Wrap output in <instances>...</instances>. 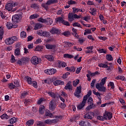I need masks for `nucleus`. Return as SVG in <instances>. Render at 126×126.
<instances>
[{
    "mask_svg": "<svg viewBox=\"0 0 126 126\" xmlns=\"http://www.w3.org/2000/svg\"><path fill=\"white\" fill-rule=\"evenodd\" d=\"M108 86H110L111 89H115V84L113 82H110Z\"/></svg>",
    "mask_w": 126,
    "mask_h": 126,
    "instance_id": "50",
    "label": "nucleus"
},
{
    "mask_svg": "<svg viewBox=\"0 0 126 126\" xmlns=\"http://www.w3.org/2000/svg\"><path fill=\"white\" fill-rule=\"evenodd\" d=\"M72 9L74 13H77L80 10L79 9L75 7L73 8Z\"/></svg>",
    "mask_w": 126,
    "mask_h": 126,
    "instance_id": "57",
    "label": "nucleus"
},
{
    "mask_svg": "<svg viewBox=\"0 0 126 126\" xmlns=\"http://www.w3.org/2000/svg\"><path fill=\"white\" fill-rule=\"evenodd\" d=\"M47 94L50 96V97H52V98H56L57 97V94H55L54 92H48Z\"/></svg>",
    "mask_w": 126,
    "mask_h": 126,
    "instance_id": "32",
    "label": "nucleus"
},
{
    "mask_svg": "<svg viewBox=\"0 0 126 126\" xmlns=\"http://www.w3.org/2000/svg\"><path fill=\"white\" fill-rule=\"evenodd\" d=\"M94 115H95V114H94V113L90 111L87 113L85 115V116L84 117V119H87L88 120H92V119L94 118Z\"/></svg>",
    "mask_w": 126,
    "mask_h": 126,
    "instance_id": "7",
    "label": "nucleus"
},
{
    "mask_svg": "<svg viewBox=\"0 0 126 126\" xmlns=\"http://www.w3.org/2000/svg\"><path fill=\"white\" fill-rule=\"evenodd\" d=\"M59 122V121L57 119H47L45 121V125L47 124V125H50V126L53 124H57Z\"/></svg>",
    "mask_w": 126,
    "mask_h": 126,
    "instance_id": "9",
    "label": "nucleus"
},
{
    "mask_svg": "<svg viewBox=\"0 0 126 126\" xmlns=\"http://www.w3.org/2000/svg\"><path fill=\"white\" fill-rule=\"evenodd\" d=\"M40 28H42V25L40 23H37L35 25L34 30H38V29H40Z\"/></svg>",
    "mask_w": 126,
    "mask_h": 126,
    "instance_id": "35",
    "label": "nucleus"
},
{
    "mask_svg": "<svg viewBox=\"0 0 126 126\" xmlns=\"http://www.w3.org/2000/svg\"><path fill=\"white\" fill-rule=\"evenodd\" d=\"M45 59H47L49 62H54V56L50 55H45Z\"/></svg>",
    "mask_w": 126,
    "mask_h": 126,
    "instance_id": "20",
    "label": "nucleus"
},
{
    "mask_svg": "<svg viewBox=\"0 0 126 126\" xmlns=\"http://www.w3.org/2000/svg\"><path fill=\"white\" fill-rule=\"evenodd\" d=\"M42 50H43V46H37L35 48V51H37V52H40V51H42Z\"/></svg>",
    "mask_w": 126,
    "mask_h": 126,
    "instance_id": "46",
    "label": "nucleus"
},
{
    "mask_svg": "<svg viewBox=\"0 0 126 126\" xmlns=\"http://www.w3.org/2000/svg\"><path fill=\"white\" fill-rule=\"evenodd\" d=\"M73 27H79V28H82V27H81V25H80V24H79V23H77V22H75L73 24Z\"/></svg>",
    "mask_w": 126,
    "mask_h": 126,
    "instance_id": "51",
    "label": "nucleus"
},
{
    "mask_svg": "<svg viewBox=\"0 0 126 126\" xmlns=\"http://www.w3.org/2000/svg\"><path fill=\"white\" fill-rule=\"evenodd\" d=\"M55 20L56 23H58V22H59V23H63L64 20H63V17H58L56 18Z\"/></svg>",
    "mask_w": 126,
    "mask_h": 126,
    "instance_id": "30",
    "label": "nucleus"
},
{
    "mask_svg": "<svg viewBox=\"0 0 126 126\" xmlns=\"http://www.w3.org/2000/svg\"><path fill=\"white\" fill-rule=\"evenodd\" d=\"M64 25H65L66 26H70V24H69V23H68V22L67 21H65V20H64L63 21V23H62Z\"/></svg>",
    "mask_w": 126,
    "mask_h": 126,
    "instance_id": "59",
    "label": "nucleus"
},
{
    "mask_svg": "<svg viewBox=\"0 0 126 126\" xmlns=\"http://www.w3.org/2000/svg\"><path fill=\"white\" fill-rule=\"evenodd\" d=\"M31 99H26L25 100V104H29V103H31Z\"/></svg>",
    "mask_w": 126,
    "mask_h": 126,
    "instance_id": "64",
    "label": "nucleus"
},
{
    "mask_svg": "<svg viewBox=\"0 0 126 126\" xmlns=\"http://www.w3.org/2000/svg\"><path fill=\"white\" fill-rule=\"evenodd\" d=\"M61 96H63L64 98H66V97H67V94H66L64 92H62Z\"/></svg>",
    "mask_w": 126,
    "mask_h": 126,
    "instance_id": "62",
    "label": "nucleus"
},
{
    "mask_svg": "<svg viewBox=\"0 0 126 126\" xmlns=\"http://www.w3.org/2000/svg\"><path fill=\"white\" fill-rule=\"evenodd\" d=\"M86 102H87V101H86V99L85 98L83 99L81 104H79L77 106L78 110H83V108H84V106H85V104H86Z\"/></svg>",
    "mask_w": 126,
    "mask_h": 126,
    "instance_id": "12",
    "label": "nucleus"
},
{
    "mask_svg": "<svg viewBox=\"0 0 126 126\" xmlns=\"http://www.w3.org/2000/svg\"><path fill=\"white\" fill-rule=\"evenodd\" d=\"M49 71H50V75H52L53 74H55V73L57 72V69L55 68H50Z\"/></svg>",
    "mask_w": 126,
    "mask_h": 126,
    "instance_id": "42",
    "label": "nucleus"
},
{
    "mask_svg": "<svg viewBox=\"0 0 126 126\" xmlns=\"http://www.w3.org/2000/svg\"><path fill=\"white\" fill-rule=\"evenodd\" d=\"M27 37V34H26V32H21V37L23 38H26Z\"/></svg>",
    "mask_w": 126,
    "mask_h": 126,
    "instance_id": "47",
    "label": "nucleus"
},
{
    "mask_svg": "<svg viewBox=\"0 0 126 126\" xmlns=\"http://www.w3.org/2000/svg\"><path fill=\"white\" fill-rule=\"evenodd\" d=\"M57 2H58V0H48L46 2V4L50 5L54 3H57Z\"/></svg>",
    "mask_w": 126,
    "mask_h": 126,
    "instance_id": "29",
    "label": "nucleus"
},
{
    "mask_svg": "<svg viewBox=\"0 0 126 126\" xmlns=\"http://www.w3.org/2000/svg\"><path fill=\"white\" fill-rule=\"evenodd\" d=\"M50 32L52 34H56V35H59V34H61V31L55 27H52Z\"/></svg>",
    "mask_w": 126,
    "mask_h": 126,
    "instance_id": "10",
    "label": "nucleus"
},
{
    "mask_svg": "<svg viewBox=\"0 0 126 126\" xmlns=\"http://www.w3.org/2000/svg\"><path fill=\"white\" fill-rule=\"evenodd\" d=\"M34 124V121L32 120H30L26 122V125L28 126H32Z\"/></svg>",
    "mask_w": 126,
    "mask_h": 126,
    "instance_id": "44",
    "label": "nucleus"
},
{
    "mask_svg": "<svg viewBox=\"0 0 126 126\" xmlns=\"http://www.w3.org/2000/svg\"><path fill=\"white\" fill-rule=\"evenodd\" d=\"M25 78L27 79V81L28 83V84H32L33 83V81H32V78H31L29 76H27L25 77Z\"/></svg>",
    "mask_w": 126,
    "mask_h": 126,
    "instance_id": "31",
    "label": "nucleus"
},
{
    "mask_svg": "<svg viewBox=\"0 0 126 126\" xmlns=\"http://www.w3.org/2000/svg\"><path fill=\"white\" fill-rule=\"evenodd\" d=\"M9 88L11 90L14 89L15 88V85H13L12 83L9 84Z\"/></svg>",
    "mask_w": 126,
    "mask_h": 126,
    "instance_id": "54",
    "label": "nucleus"
},
{
    "mask_svg": "<svg viewBox=\"0 0 126 126\" xmlns=\"http://www.w3.org/2000/svg\"><path fill=\"white\" fill-rule=\"evenodd\" d=\"M45 101V98H40L37 102V105H41L42 104V102H44Z\"/></svg>",
    "mask_w": 126,
    "mask_h": 126,
    "instance_id": "48",
    "label": "nucleus"
},
{
    "mask_svg": "<svg viewBox=\"0 0 126 126\" xmlns=\"http://www.w3.org/2000/svg\"><path fill=\"white\" fill-rule=\"evenodd\" d=\"M49 110L51 111H55L56 110V108H57V102L54 99H52L49 102Z\"/></svg>",
    "mask_w": 126,
    "mask_h": 126,
    "instance_id": "4",
    "label": "nucleus"
},
{
    "mask_svg": "<svg viewBox=\"0 0 126 126\" xmlns=\"http://www.w3.org/2000/svg\"><path fill=\"white\" fill-rule=\"evenodd\" d=\"M81 126H91V124L88 121H81L79 123Z\"/></svg>",
    "mask_w": 126,
    "mask_h": 126,
    "instance_id": "15",
    "label": "nucleus"
},
{
    "mask_svg": "<svg viewBox=\"0 0 126 126\" xmlns=\"http://www.w3.org/2000/svg\"><path fill=\"white\" fill-rule=\"evenodd\" d=\"M31 62L32 64L36 65L41 63V60L40 58H38L37 56H33L31 60Z\"/></svg>",
    "mask_w": 126,
    "mask_h": 126,
    "instance_id": "5",
    "label": "nucleus"
},
{
    "mask_svg": "<svg viewBox=\"0 0 126 126\" xmlns=\"http://www.w3.org/2000/svg\"><path fill=\"white\" fill-rule=\"evenodd\" d=\"M81 93V86L77 87V90H76L75 93H74V96L79 98L80 97V94Z\"/></svg>",
    "mask_w": 126,
    "mask_h": 126,
    "instance_id": "11",
    "label": "nucleus"
},
{
    "mask_svg": "<svg viewBox=\"0 0 126 126\" xmlns=\"http://www.w3.org/2000/svg\"><path fill=\"white\" fill-rule=\"evenodd\" d=\"M39 22H41L42 23H46V24H49V21H48V18L47 19H43L42 18H39L38 20Z\"/></svg>",
    "mask_w": 126,
    "mask_h": 126,
    "instance_id": "22",
    "label": "nucleus"
},
{
    "mask_svg": "<svg viewBox=\"0 0 126 126\" xmlns=\"http://www.w3.org/2000/svg\"><path fill=\"white\" fill-rule=\"evenodd\" d=\"M87 99V103L89 106L86 107V110H87V111H90L91 109H95L96 105L94 104V103L93 102V98L91 97H89V98L88 97Z\"/></svg>",
    "mask_w": 126,
    "mask_h": 126,
    "instance_id": "2",
    "label": "nucleus"
},
{
    "mask_svg": "<svg viewBox=\"0 0 126 126\" xmlns=\"http://www.w3.org/2000/svg\"><path fill=\"white\" fill-rule=\"evenodd\" d=\"M97 74H100V73H99L98 71H95L94 73H90V75L91 76L93 77V76H95V75H97Z\"/></svg>",
    "mask_w": 126,
    "mask_h": 126,
    "instance_id": "56",
    "label": "nucleus"
},
{
    "mask_svg": "<svg viewBox=\"0 0 126 126\" xmlns=\"http://www.w3.org/2000/svg\"><path fill=\"white\" fill-rule=\"evenodd\" d=\"M17 118L15 117H13L9 120V123L10 124H15V122H17Z\"/></svg>",
    "mask_w": 126,
    "mask_h": 126,
    "instance_id": "36",
    "label": "nucleus"
},
{
    "mask_svg": "<svg viewBox=\"0 0 126 126\" xmlns=\"http://www.w3.org/2000/svg\"><path fill=\"white\" fill-rule=\"evenodd\" d=\"M62 35L65 36V37H68V36L70 35V32L68 31L65 32L63 33H62Z\"/></svg>",
    "mask_w": 126,
    "mask_h": 126,
    "instance_id": "53",
    "label": "nucleus"
},
{
    "mask_svg": "<svg viewBox=\"0 0 126 126\" xmlns=\"http://www.w3.org/2000/svg\"><path fill=\"white\" fill-rule=\"evenodd\" d=\"M92 94V91L91 90L89 91L88 92V94L84 96L83 99H85L86 101H87V99H88V98L90 97V95H91Z\"/></svg>",
    "mask_w": 126,
    "mask_h": 126,
    "instance_id": "28",
    "label": "nucleus"
},
{
    "mask_svg": "<svg viewBox=\"0 0 126 126\" xmlns=\"http://www.w3.org/2000/svg\"><path fill=\"white\" fill-rule=\"evenodd\" d=\"M21 18V15H14L13 16L12 18V20L13 21V23H14L15 25H17L18 22H19V20Z\"/></svg>",
    "mask_w": 126,
    "mask_h": 126,
    "instance_id": "6",
    "label": "nucleus"
},
{
    "mask_svg": "<svg viewBox=\"0 0 126 126\" xmlns=\"http://www.w3.org/2000/svg\"><path fill=\"white\" fill-rule=\"evenodd\" d=\"M77 84H79V80L76 79V80L73 81V86L74 87H76Z\"/></svg>",
    "mask_w": 126,
    "mask_h": 126,
    "instance_id": "45",
    "label": "nucleus"
},
{
    "mask_svg": "<svg viewBox=\"0 0 126 126\" xmlns=\"http://www.w3.org/2000/svg\"><path fill=\"white\" fill-rule=\"evenodd\" d=\"M107 63H108V62H106V64L103 63H100L98 64V66L99 67H104V68L109 67V66H108Z\"/></svg>",
    "mask_w": 126,
    "mask_h": 126,
    "instance_id": "33",
    "label": "nucleus"
},
{
    "mask_svg": "<svg viewBox=\"0 0 126 126\" xmlns=\"http://www.w3.org/2000/svg\"><path fill=\"white\" fill-rule=\"evenodd\" d=\"M98 38L100 39V40H102V41H106L108 38L107 37H104V36H99Z\"/></svg>",
    "mask_w": 126,
    "mask_h": 126,
    "instance_id": "63",
    "label": "nucleus"
},
{
    "mask_svg": "<svg viewBox=\"0 0 126 126\" xmlns=\"http://www.w3.org/2000/svg\"><path fill=\"white\" fill-rule=\"evenodd\" d=\"M36 125L37 126H46V124L44 122H42V121H37L36 122Z\"/></svg>",
    "mask_w": 126,
    "mask_h": 126,
    "instance_id": "38",
    "label": "nucleus"
},
{
    "mask_svg": "<svg viewBox=\"0 0 126 126\" xmlns=\"http://www.w3.org/2000/svg\"><path fill=\"white\" fill-rule=\"evenodd\" d=\"M0 118L2 120H8V116L6 114H3V115L0 116Z\"/></svg>",
    "mask_w": 126,
    "mask_h": 126,
    "instance_id": "40",
    "label": "nucleus"
},
{
    "mask_svg": "<svg viewBox=\"0 0 126 126\" xmlns=\"http://www.w3.org/2000/svg\"><path fill=\"white\" fill-rule=\"evenodd\" d=\"M37 33L38 35L42 36V37H48V36L50 35V32L44 31H38Z\"/></svg>",
    "mask_w": 126,
    "mask_h": 126,
    "instance_id": "8",
    "label": "nucleus"
},
{
    "mask_svg": "<svg viewBox=\"0 0 126 126\" xmlns=\"http://www.w3.org/2000/svg\"><path fill=\"white\" fill-rule=\"evenodd\" d=\"M95 82H96V80L93 79L92 81V83H91V86L92 87H95Z\"/></svg>",
    "mask_w": 126,
    "mask_h": 126,
    "instance_id": "60",
    "label": "nucleus"
},
{
    "mask_svg": "<svg viewBox=\"0 0 126 126\" xmlns=\"http://www.w3.org/2000/svg\"><path fill=\"white\" fill-rule=\"evenodd\" d=\"M39 112V113H40L41 115H43V114H44V112H45V106L43 105H40Z\"/></svg>",
    "mask_w": 126,
    "mask_h": 126,
    "instance_id": "25",
    "label": "nucleus"
},
{
    "mask_svg": "<svg viewBox=\"0 0 126 126\" xmlns=\"http://www.w3.org/2000/svg\"><path fill=\"white\" fill-rule=\"evenodd\" d=\"M106 81H107V77H105L103 79H101V82L99 83H97L95 85V88L98 90V91H100L101 92H106V88L104 86L106 84Z\"/></svg>",
    "mask_w": 126,
    "mask_h": 126,
    "instance_id": "1",
    "label": "nucleus"
},
{
    "mask_svg": "<svg viewBox=\"0 0 126 126\" xmlns=\"http://www.w3.org/2000/svg\"><path fill=\"white\" fill-rule=\"evenodd\" d=\"M116 79L122 80L124 81V80L126 79V78H125V76H118L116 77Z\"/></svg>",
    "mask_w": 126,
    "mask_h": 126,
    "instance_id": "52",
    "label": "nucleus"
},
{
    "mask_svg": "<svg viewBox=\"0 0 126 126\" xmlns=\"http://www.w3.org/2000/svg\"><path fill=\"white\" fill-rule=\"evenodd\" d=\"M5 9L10 11L12 10V7H13V2H9L5 5Z\"/></svg>",
    "mask_w": 126,
    "mask_h": 126,
    "instance_id": "13",
    "label": "nucleus"
},
{
    "mask_svg": "<svg viewBox=\"0 0 126 126\" xmlns=\"http://www.w3.org/2000/svg\"><path fill=\"white\" fill-rule=\"evenodd\" d=\"M81 69H82V66H80V67L77 68L76 70V73H77V74L80 73V71H81Z\"/></svg>",
    "mask_w": 126,
    "mask_h": 126,
    "instance_id": "55",
    "label": "nucleus"
},
{
    "mask_svg": "<svg viewBox=\"0 0 126 126\" xmlns=\"http://www.w3.org/2000/svg\"><path fill=\"white\" fill-rule=\"evenodd\" d=\"M3 34H4V30H3V27H0V41L2 40V36H3Z\"/></svg>",
    "mask_w": 126,
    "mask_h": 126,
    "instance_id": "24",
    "label": "nucleus"
},
{
    "mask_svg": "<svg viewBox=\"0 0 126 126\" xmlns=\"http://www.w3.org/2000/svg\"><path fill=\"white\" fill-rule=\"evenodd\" d=\"M17 25H13L12 23L7 22L6 25V27L7 29H12V28H17Z\"/></svg>",
    "mask_w": 126,
    "mask_h": 126,
    "instance_id": "14",
    "label": "nucleus"
},
{
    "mask_svg": "<svg viewBox=\"0 0 126 126\" xmlns=\"http://www.w3.org/2000/svg\"><path fill=\"white\" fill-rule=\"evenodd\" d=\"M98 52H99V53H100V54H107V50L102 48H99L97 50Z\"/></svg>",
    "mask_w": 126,
    "mask_h": 126,
    "instance_id": "41",
    "label": "nucleus"
},
{
    "mask_svg": "<svg viewBox=\"0 0 126 126\" xmlns=\"http://www.w3.org/2000/svg\"><path fill=\"white\" fill-rule=\"evenodd\" d=\"M15 55L16 56H19L20 55V49L17 48L15 50Z\"/></svg>",
    "mask_w": 126,
    "mask_h": 126,
    "instance_id": "49",
    "label": "nucleus"
},
{
    "mask_svg": "<svg viewBox=\"0 0 126 126\" xmlns=\"http://www.w3.org/2000/svg\"><path fill=\"white\" fill-rule=\"evenodd\" d=\"M27 95H28V92L26 91H24L21 94V99H23V98H25V97H26Z\"/></svg>",
    "mask_w": 126,
    "mask_h": 126,
    "instance_id": "39",
    "label": "nucleus"
},
{
    "mask_svg": "<svg viewBox=\"0 0 126 126\" xmlns=\"http://www.w3.org/2000/svg\"><path fill=\"white\" fill-rule=\"evenodd\" d=\"M106 59L108 61V62H112V61H113L114 58H113V56L111 54H107L106 56Z\"/></svg>",
    "mask_w": 126,
    "mask_h": 126,
    "instance_id": "27",
    "label": "nucleus"
},
{
    "mask_svg": "<svg viewBox=\"0 0 126 126\" xmlns=\"http://www.w3.org/2000/svg\"><path fill=\"white\" fill-rule=\"evenodd\" d=\"M54 85L57 86L58 85H64V82L61 80H57L53 82Z\"/></svg>",
    "mask_w": 126,
    "mask_h": 126,
    "instance_id": "19",
    "label": "nucleus"
},
{
    "mask_svg": "<svg viewBox=\"0 0 126 126\" xmlns=\"http://www.w3.org/2000/svg\"><path fill=\"white\" fill-rule=\"evenodd\" d=\"M31 7L33 9H38L39 8V5L37 3H33L31 4Z\"/></svg>",
    "mask_w": 126,
    "mask_h": 126,
    "instance_id": "34",
    "label": "nucleus"
},
{
    "mask_svg": "<svg viewBox=\"0 0 126 126\" xmlns=\"http://www.w3.org/2000/svg\"><path fill=\"white\" fill-rule=\"evenodd\" d=\"M57 65H58V67L59 68H61L62 67H65V66H66V63H65V62L61 61H58L57 63Z\"/></svg>",
    "mask_w": 126,
    "mask_h": 126,
    "instance_id": "17",
    "label": "nucleus"
},
{
    "mask_svg": "<svg viewBox=\"0 0 126 126\" xmlns=\"http://www.w3.org/2000/svg\"><path fill=\"white\" fill-rule=\"evenodd\" d=\"M17 40V37L16 36H12L7 38L5 40V44L6 45H12L13 43Z\"/></svg>",
    "mask_w": 126,
    "mask_h": 126,
    "instance_id": "3",
    "label": "nucleus"
},
{
    "mask_svg": "<svg viewBox=\"0 0 126 126\" xmlns=\"http://www.w3.org/2000/svg\"><path fill=\"white\" fill-rule=\"evenodd\" d=\"M63 58H66L67 59H72V58H73V56L68 54H65L63 55Z\"/></svg>",
    "mask_w": 126,
    "mask_h": 126,
    "instance_id": "43",
    "label": "nucleus"
},
{
    "mask_svg": "<svg viewBox=\"0 0 126 126\" xmlns=\"http://www.w3.org/2000/svg\"><path fill=\"white\" fill-rule=\"evenodd\" d=\"M67 3H68V4H69V5L75 4L76 3V2H75V1L70 0V1H68Z\"/></svg>",
    "mask_w": 126,
    "mask_h": 126,
    "instance_id": "58",
    "label": "nucleus"
},
{
    "mask_svg": "<svg viewBox=\"0 0 126 126\" xmlns=\"http://www.w3.org/2000/svg\"><path fill=\"white\" fill-rule=\"evenodd\" d=\"M45 115L46 117H49V118H53V117H54V115H53V114H52V113H51V112L49 111V110H46Z\"/></svg>",
    "mask_w": 126,
    "mask_h": 126,
    "instance_id": "26",
    "label": "nucleus"
},
{
    "mask_svg": "<svg viewBox=\"0 0 126 126\" xmlns=\"http://www.w3.org/2000/svg\"><path fill=\"white\" fill-rule=\"evenodd\" d=\"M75 67L72 66L71 67H70L69 70L70 71V72H74L75 71Z\"/></svg>",
    "mask_w": 126,
    "mask_h": 126,
    "instance_id": "61",
    "label": "nucleus"
},
{
    "mask_svg": "<svg viewBox=\"0 0 126 126\" xmlns=\"http://www.w3.org/2000/svg\"><path fill=\"white\" fill-rule=\"evenodd\" d=\"M69 21H73L74 20V15L71 13H69L68 15Z\"/></svg>",
    "mask_w": 126,
    "mask_h": 126,
    "instance_id": "23",
    "label": "nucleus"
},
{
    "mask_svg": "<svg viewBox=\"0 0 126 126\" xmlns=\"http://www.w3.org/2000/svg\"><path fill=\"white\" fill-rule=\"evenodd\" d=\"M65 90H72V85H71V81H69L64 87Z\"/></svg>",
    "mask_w": 126,
    "mask_h": 126,
    "instance_id": "18",
    "label": "nucleus"
},
{
    "mask_svg": "<svg viewBox=\"0 0 126 126\" xmlns=\"http://www.w3.org/2000/svg\"><path fill=\"white\" fill-rule=\"evenodd\" d=\"M45 47L48 50H55L56 49V45L46 44Z\"/></svg>",
    "mask_w": 126,
    "mask_h": 126,
    "instance_id": "21",
    "label": "nucleus"
},
{
    "mask_svg": "<svg viewBox=\"0 0 126 126\" xmlns=\"http://www.w3.org/2000/svg\"><path fill=\"white\" fill-rule=\"evenodd\" d=\"M104 117L106 120H107V118H108V120H111L112 118H113V114L110 112L106 111Z\"/></svg>",
    "mask_w": 126,
    "mask_h": 126,
    "instance_id": "16",
    "label": "nucleus"
},
{
    "mask_svg": "<svg viewBox=\"0 0 126 126\" xmlns=\"http://www.w3.org/2000/svg\"><path fill=\"white\" fill-rule=\"evenodd\" d=\"M39 16V15L38 14H32L30 16V19H35L36 18H38Z\"/></svg>",
    "mask_w": 126,
    "mask_h": 126,
    "instance_id": "37",
    "label": "nucleus"
}]
</instances>
